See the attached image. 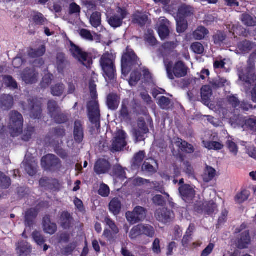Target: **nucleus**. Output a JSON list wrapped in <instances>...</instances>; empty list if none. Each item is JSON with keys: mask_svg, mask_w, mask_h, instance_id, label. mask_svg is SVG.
Listing matches in <instances>:
<instances>
[{"mask_svg": "<svg viewBox=\"0 0 256 256\" xmlns=\"http://www.w3.org/2000/svg\"><path fill=\"white\" fill-rule=\"evenodd\" d=\"M176 32L178 34L183 33L188 28V22L187 20L176 18Z\"/></svg>", "mask_w": 256, "mask_h": 256, "instance_id": "obj_41", "label": "nucleus"}, {"mask_svg": "<svg viewBox=\"0 0 256 256\" xmlns=\"http://www.w3.org/2000/svg\"><path fill=\"white\" fill-rule=\"evenodd\" d=\"M41 166L44 170L52 172H58L62 168L60 159L54 154H48L42 157Z\"/></svg>", "mask_w": 256, "mask_h": 256, "instance_id": "obj_5", "label": "nucleus"}, {"mask_svg": "<svg viewBox=\"0 0 256 256\" xmlns=\"http://www.w3.org/2000/svg\"><path fill=\"white\" fill-rule=\"evenodd\" d=\"M100 64L102 68V74L108 82L116 80L117 74L115 65V58L108 52L104 54L100 60Z\"/></svg>", "mask_w": 256, "mask_h": 256, "instance_id": "obj_1", "label": "nucleus"}, {"mask_svg": "<svg viewBox=\"0 0 256 256\" xmlns=\"http://www.w3.org/2000/svg\"><path fill=\"white\" fill-rule=\"evenodd\" d=\"M250 192L247 190H242L238 192L234 198L236 203L242 204L246 202L249 198Z\"/></svg>", "mask_w": 256, "mask_h": 256, "instance_id": "obj_36", "label": "nucleus"}, {"mask_svg": "<svg viewBox=\"0 0 256 256\" xmlns=\"http://www.w3.org/2000/svg\"><path fill=\"white\" fill-rule=\"evenodd\" d=\"M142 224H138L134 226L130 231L129 236L131 239H136L142 235Z\"/></svg>", "mask_w": 256, "mask_h": 256, "instance_id": "obj_50", "label": "nucleus"}, {"mask_svg": "<svg viewBox=\"0 0 256 256\" xmlns=\"http://www.w3.org/2000/svg\"><path fill=\"white\" fill-rule=\"evenodd\" d=\"M126 134L123 130L118 131L116 136L113 140L112 146L111 150L112 152H120L126 146Z\"/></svg>", "mask_w": 256, "mask_h": 256, "instance_id": "obj_10", "label": "nucleus"}, {"mask_svg": "<svg viewBox=\"0 0 256 256\" xmlns=\"http://www.w3.org/2000/svg\"><path fill=\"white\" fill-rule=\"evenodd\" d=\"M109 210L114 215L118 214L122 209V202L118 198H112L109 204Z\"/></svg>", "mask_w": 256, "mask_h": 256, "instance_id": "obj_29", "label": "nucleus"}, {"mask_svg": "<svg viewBox=\"0 0 256 256\" xmlns=\"http://www.w3.org/2000/svg\"><path fill=\"white\" fill-rule=\"evenodd\" d=\"M206 147L210 150H220L224 148V145L218 142L210 141L206 142Z\"/></svg>", "mask_w": 256, "mask_h": 256, "instance_id": "obj_57", "label": "nucleus"}, {"mask_svg": "<svg viewBox=\"0 0 256 256\" xmlns=\"http://www.w3.org/2000/svg\"><path fill=\"white\" fill-rule=\"evenodd\" d=\"M22 78L26 84H33L38 82V73L34 68H26L22 73Z\"/></svg>", "mask_w": 256, "mask_h": 256, "instance_id": "obj_15", "label": "nucleus"}, {"mask_svg": "<svg viewBox=\"0 0 256 256\" xmlns=\"http://www.w3.org/2000/svg\"><path fill=\"white\" fill-rule=\"evenodd\" d=\"M105 222L108 225L109 228L112 230V231L113 234L114 235H116L119 232V229L118 228V226H116L114 222L109 217H106L105 218Z\"/></svg>", "mask_w": 256, "mask_h": 256, "instance_id": "obj_64", "label": "nucleus"}, {"mask_svg": "<svg viewBox=\"0 0 256 256\" xmlns=\"http://www.w3.org/2000/svg\"><path fill=\"white\" fill-rule=\"evenodd\" d=\"M117 12L120 14V16L115 14L108 17V24L114 28L121 26L123 23V20L128 14V10L124 8L119 7Z\"/></svg>", "mask_w": 256, "mask_h": 256, "instance_id": "obj_9", "label": "nucleus"}, {"mask_svg": "<svg viewBox=\"0 0 256 256\" xmlns=\"http://www.w3.org/2000/svg\"><path fill=\"white\" fill-rule=\"evenodd\" d=\"M28 108L30 118L34 119H40L42 114V106L40 102L35 98L28 100Z\"/></svg>", "mask_w": 256, "mask_h": 256, "instance_id": "obj_11", "label": "nucleus"}, {"mask_svg": "<svg viewBox=\"0 0 256 256\" xmlns=\"http://www.w3.org/2000/svg\"><path fill=\"white\" fill-rule=\"evenodd\" d=\"M148 20V16L138 10L132 16V22L142 28L145 26Z\"/></svg>", "mask_w": 256, "mask_h": 256, "instance_id": "obj_25", "label": "nucleus"}, {"mask_svg": "<svg viewBox=\"0 0 256 256\" xmlns=\"http://www.w3.org/2000/svg\"><path fill=\"white\" fill-rule=\"evenodd\" d=\"M144 40L150 46H154L157 44L158 41L154 36V33L152 29H148L144 36Z\"/></svg>", "mask_w": 256, "mask_h": 256, "instance_id": "obj_39", "label": "nucleus"}, {"mask_svg": "<svg viewBox=\"0 0 256 256\" xmlns=\"http://www.w3.org/2000/svg\"><path fill=\"white\" fill-rule=\"evenodd\" d=\"M13 105V98L9 94H4L0 97V106L4 110L10 109Z\"/></svg>", "mask_w": 256, "mask_h": 256, "instance_id": "obj_28", "label": "nucleus"}, {"mask_svg": "<svg viewBox=\"0 0 256 256\" xmlns=\"http://www.w3.org/2000/svg\"><path fill=\"white\" fill-rule=\"evenodd\" d=\"M129 100L128 99L122 100L121 108L119 111V118L122 120H130V112L128 108Z\"/></svg>", "mask_w": 256, "mask_h": 256, "instance_id": "obj_27", "label": "nucleus"}, {"mask_svg": "<svg viewBox=\"0 0 256 256\" xmlns=\"http://www.w3.org/2000/svg\"><path fill=\"white\" fill-rule=\"evenodd\" d=\"M120 100V96L116 93H110L106 96V104L108 109L116 110L118 108Z\"/></svg>", "mask_w": 256, "mask_h": 256, "instance_id": "obj_22", "label": "nucleus"}, {"mask_svg": "<svg viewBox=\"0 0 256 256\" xmlns=\"http://www.w3.org/2000/svg\"><path fill=\"white\" fill-rule=\"evenodd\" d=\"M66 130L63 126H58L50 129L48 135V138L50 140L51 144H55L58 141L62 144V139L66 136Z\"/></svg>", "mask_w": 256, "mask_h": 256, "instance_id": "obj_12", "label": "nucleus"}, {"mask_svg": "<svg viewBox=\"0 0 256 256\" xmlns=\"http://www.w3.org/2000/svg\"><path fill=\"white\" fill-rule=\"evenodd\" d=\"M178 190L182 198L185 202L190 201L194 197L195 190L189 184H182L180 186Z\"/></svg>", "mask_w": 256, "mask_h": 256, "instance_id": "obj_20", "label": "nucleus"}, {"mask_svg": "<svg viewBox=\"0 0 256 256\" xmlns=\"http://www.w3.org/2000/svg\"><path fill=\"white\" fill-rule=\"evenodd\" d=\"M170 100L164 96H160L158 100V104L163 110H168L170 108Z\"/></svg>", "mask_w": 256, "mask_h": 256, "instance_id": "obj_58", "label": "nucleus"}, {"mask_svg": "<svg viewBox=\"0 0 256 256\" xmlns=\"http://www.w3.org/2000/svg\"><path fill=\"white\" fill-rule=\"evenodd\" d=\"M134 70L130 74L129 80V84L132 86H136L142 77L141 72L138 70V68Z\"/></svg>", "mask_w": 256, "mask_h": 256, "instance_id": "obj_47", "label": "nucleus"}, {"mask_svg": "<svg viewBox=\"0 0 256 256\" xmlns=\"http://www.w3.org/2000/svg\"><path fill=\"white\" fill-rule=\"evenodd\" d=\"M46 52V46L42 44L38 48H31L28 52V55L31 58H36L43 56Z\"/></svg>", "mask_w": 256, "mask_h": 256, "instance_id": "obj_34", "label": "nucleus"}, {"mask_svg": "<svg viewBox=\"0 0 256 256\" xmlns=\"http://www.w3.org/2000/svg\"><path fill=\"white\" fill-rule=\"evenodd\" d=\"M209 33L207 28L203 26H198L193 32L194 38L196 40L204 39Z\"/></svg>", "mask_w": 256, "mask_h": 256, "instance_id": "obj_37", "label": "nucleus"}, {"mask_svg": "<svg viewBox=\"0 0 256 256\" xmlns=\"http://www.w3.org/2000/svg\"><path fill=\"white\" fill-rule=\"evenodd\" d=\"M70 52L72 56L78 62L87 68H90L93 64L92 54L84 50L73 42H70Z\"/></svg>", "mask_w": 256, "mask_h": 256, "instance_id": "obj_3", "label": "nucleus"}, {"mask_svg": "<svg viewBox=\"0 0 256 256\" xmlns=\"http://www.w3.org/2000/svg\"><path fill=\"white\" fill-rule=\"evenodd\" d=\"M227 80L224 78H218V79L214 80L210 82L214 88H218L224 86Z\"/></svg>", "mask_w": 256, "mask_h": 256, "instance_id": "obj_62", "label": "nucleus"}, {"mask_svg": "<svg viewBox=\"0 0 256 256\" xmlns=\"http://www.w3.org/2000/svg\"><path fill=\"white\" fill-rule=\"evenodd\" d=\"M51 118L57 124H66L69 120L68 114L62 112L61 110Z\"/></svg>", "mask_w": 256, "mask_h": 256, "instance_id": "obj_38", "label": "nucleus"}, {"mask_svg": "<svg viewBox=\"0 0 256 256\" xmlns=\"http://www.w3.org/2000/svg\"><path fill=\"white\" fill-rule=\"evenodd\" d=\"M51 94L54 96H60L62 95L64 90V85L60 82L52 86L50 88Z\"/></svg>", "mask_w": 256, "mask_h": 256, "instance_id": "obj_40", "label": "nucleus"}, {"mask_svg": "<svg viewBox=\"0 0 256 256\" xmlns=\"http://www.w3.org/2000/svg\"><path fill=\"white\" fill-rule=\"evenodd\" d=\"M60 142L58 141H57V143L54 144H52L54 147V150L55 152L59 156L62 158L64 159L68 157V154L63 149L61 146H60V144H61Z\"/></svg>", "mask_w": 256, "mask_h": 256, "instance_id": "obj_54", "label": "nucleus"}, {"mask_svg": "<svg viewBox=\"0 0 256 256\" xmlns=\"http://www.w3.org/2000/svg\"><path fill=\"white\" fill-rule=\"evenodd\" d=\"M34 132V127L28 126L24 131L22 130L20 132V134L22 133V140L24 142H28L32 138Z\"/></svg>", "mask_w": 256, "mask_h": 256, "instance_id": "obj_42", "label": "nucleus"}, {"mask_svg": "<svg viewBox=\"0 0 256 256\" xmlns=\"http://www.w3.org/2000/svg\"><path fill=\"white\" fill-rule=\"evenodd\" d=\"M216 175V170L210 166H206L202 175V180L204 182H208L214 179Z\"/></svg>", "mask_w": 256, "mask_h": 256, "instance_id": "obj_32", "label": "nucleus"}, {"mask_svg": "<svg viewBox=\"0 0 256 256\" xmlns=\"http://www.w3.org/2000/svg\"><path fill=\"white\" fill-rule=\"evenodd\" d=\"M110 166V164L108 160L100 158L94 164V171L98 175L104 174L108 172Z\"/></svg>", "mask_w": 256, "mask_h": 256, "instance_id": "obj_17", "label": "nucleus"}, {"mask_svg": "<svg viewBox=\"0 0 256 256\" xmlns=\"http://www.w3.org/2000/svg\"><path fill=\"white\" fill-rule=\"evenodd\" d=\"M146 216V210L143 207L136 206L132 212H127L126 216L130 224H134L142 221Z\"/></svg>", "mask_w": 256, "mask_h": 256, "instance_id": "obj_8", "label": "nucleus"}, {"mask_svg": "<svg viewBox=\"0 0 256 256\" xmlns=\"http://www.w3.org/2000/svg\"><path fill=\"white\" fill-rule=\"evenodd\" d=\"M47 110L48 114L50 118L61 110L58 102L54 100H48L47 103Z\"/></svg>", "mask_w": 256, "mask_h": 256, "instance_id": "obj_33", "label": "nucleus"}, {"mask_svg": "<svg viewBox=\"0 0 256 256\" xmlns=\"http://www.w3.org/2000/svg\"><path fill=\"white\" fill-rule=\"evenodd\" d=\"M101 16L100 12H94L90 17V22L93 27L97 28L101 24Z\"/></svg>", "mask_w": 256, "mask_h": 256, "instance_id": "obj_43", "label": "nucleus"}, {"mask_svg": "<svg viewBox=\"0 0 256 256\" xmlns=\"http://www.w3.org/2000/svg\"><path fill=\"white\" fill-rule=\"evenodd\" d=\"M142 65L134 52L132 50H126L122 58L121 66L123 74L127 75L133 69H138Z\"/></svg>", "mask_w": 256, "mask_h": 256, "instance_id": "obj_2", "label": "nucleus"}, {"mask_svg": "<svg viewBox=\"0 0 256 256\" xmlns=\"http://www.w3.org/2000/svg\"><path fill=\"white\" fill-rule=\"evenodd\" d=\"M38 214L36 208H28L25 212L24 224L26 227L32 228L35 223L36 219Z\"/></svg>", "mask_w": 256, "mask_h": 256, "instance_id": "obj_19", "label": "nucleus"}, {"mask_svg": "<svg viewBox=\"0 0 256 256\" xmlns=\"http://www.w3.org/2000/svg\"><path fill=\"white\" fill-rule=\"evenodd\" d=\"M60 226L65 230L69 229L72 225L73 218L68 211H64L60 216Z\"/></svg>", "mask_w": 256, "mask_h": 256, "instance_id": "obj_26", "label": "nucleus"}, {"mask_svg": "<svg viewBox=\"0 0 256 256\" xmlns=\"http://www.w3.org/2000/svg\"><path fill=\"white\" fill-rule=\"evenodd\" d=\"M201 98L202 102L208 103L212 95V90L210 86L205 85L202 86L200 90Z\"/></svg>", "mask_w": 256, "mask_h": 256, "instance_id": "obj_35", "label": "nucleus"}, {"mask_svg": "<svg viewBox=\"0 0 256 256\" xmlns=\"http://www.w3.org/2000/svg\"><path fill=\"white\" fill-rule=\"evenodd\" d=\"M168 77L173 80L174 78H180L186 76L188 68L181 60L176 62L174 64L172 61L165 64Z\"/></svg>", "mask_w": 256, "mask_h": 256, "instance_id": "obj_4", "label": "nucleus"}, {"mask_svg": "<svg viewBox=\"0 0 256 256\" xmlns=\"http://www.w3.org/2000/svg\"><path fill=\"white\" fill-rule=\"evenodd\" d=\"M146 156V152L144 150H140L135 154L132 160V166L134 168H139Z\"/></svg>", "mask_w": 256, "mask_h": 256, "instance_id": "obj_30", "label": "nucleus"}, {"mask_svg": "<svg viewBox=\"0 0 256 256\" xmlns=\"http://www.w3.org/2000/svg\"><path fill=\"white\" fill-rule=\"evenodd\" d=\"M142 235L152 238L155 234V230L153 226L149 224H142Z\"/></svg>", "mask_w": 256, "mask_h": 256, "instance_id": "obj_56", "label": "nucleus"}, {"mask_svg": "<svg viewBox=\"0 0 256 256\" xmlns=\"http://www.w3.org/2000/svg\"><path fill=\"white\" fill-rule=\"evenodd\" d=\"M70 65V61L63 52H58L56 56V66L59 73L62 74L64 70Z\"/></svg>", "mask_w": 256, "mask_h": 256, "instance_id": "obj_18", "label": "nucleus"}, {"mask_svg": "<svg viewBox=\"0 0 256 256\" xmlns=\"http://www.w3.org/2000/svg\"><path fill=\"white\" fill-rule=\"evenodd\" d=\"M88 111L90 122L94 124L97 128H100V114L98 102L96 101L90 102L88 106Z\"/></svg>", "mask_w": 256, "mask_h": 256, "instance_id": "obj_7", "label": "nucleus"}, {"mask_svg": "<svg viewBox=\"0 0 256 256\" xmlns=\"http://www.w3.org/2000/svg\"><path fill=\"white\" fill-rule=\"evenodd\" d=\"M158 33L160 37L162 39H164L169 36L170 30L166 24H162L158 27Z\"/></svg>", "mask_w": 256, "mask_h": 256, "instance_id": "obj_60", "label": "nucleus"}, {"mask_svg": "<svg viewBox=\"0 0 256 256\" xmlns=\"http://www.w3.org/2000/svg\"><path fill=\"white\" fill-rule=\"evenodd\" d=\"M32 248L27 242L20 241L16 244V250L19 256H28L31 252Z\"/></svg>", "mask_w": 256, "mask_h": 256, "instance_id": "obj_24", "label": "nucleus"}, {"mask_svg": "<svg viewBox=\"0 0 256 256\" xmlns=\"http://www.w3.org/2000/svg\"><path fill=\"white\" fill-rule=\"evenodd\" d=\"M10 129L14 136H18L22 132L24 119L22 114L18 111L13 110L10 114Z\"/></svg>", "mask_w": 256, "mask_h": 256, "instance_id": "obj_6", "label": "nucleus"}, {"mask_svg": "<svg viewBox=\"0 0 256 256\" xmlns=\"http://www.w3.org/2000/svg\"><path fill=\"white\" fill-rule=\"evenodd\" d=\"M241 20L243 24L248 26H254L256 25V18L248 14H242Z\"/></svg>", "mask_w": 256, "mask_h": 256, "instance_id": "obj_45", "label": "nucleus"}, {"mask_svg": "<svg viewBox=\"0 0 256 256\" xmlns=\"http://www.w3.org/2000/svg\"><path fill=\"white\" fill-rule=\"evenodd\" d=\"M226 38V35L224 32L218 31L212 36L214 42L215 44L221 46Z\"/></svg>", "mask_w": 256, "mask_h": 256, "instance_id": "obj_51", "label": "nucleus"}, {"mask_svg": "<svg viewBox=\"0 0 256 256\" xmlns=\"http://www.w3.org/2000/svg\"><path fill=\"white\" fill-rule=\"evenodd\" d=\"M155 216L158 221L167 224L172 222L175 216L172 210L166 208H162L156 210Z\"/></svg>", "mask_w": 256, "mask_h": 256, "instance_id": "obj_13", "label": "nucleus"}, {"mask_svg": "<svg viewBox=\"0 0 256 256\" xmlns=\"http://www.w3.org/2000/svg\"><path fill=\"white\" fill-rule=\"evenodd\" d=\"M113 174L118 178L124 180L126 178V173L120 166H116L113 168Z\"/></svg>", "mask_w": 256, "mask_h": 256, "instance_id": "obj_53", "label": "nucleus"}, {"mask_svg": "<svg viewBox=\"0 0 256 256\" xmlns=\"http://www.w3.org/2000/svg\"><path fill=\"white\" fill-rule=\"evenodd\" d=\"M238 46L239 50L242 52H249L252 48V44L246 40L240 42Z\"/></svg>", "mask_w": 256, "mask_h": 256, "instance_id": "obj_49", "label": "nucleus"}, {"mask_svg": "<svg viewBox=\"0 0 256 256\" xmlns=\"http://www.w3.org/2000/svg\"><path fill=\"white\" fill-rule=\"evenodd\" d=\"M176 144L183 152L187 154H192L194 152V149L193 146L185 140L178 138Z\"/></svg>", "mask_w": 256, "mask_h": 256, "instance_id": "obj_31", "label": "nucleus"}, {"mask_svg": "<svg viewBox=\"0 0 256 256\" xmlns=\"http://www.w3.org/2000/svg\"><path fill=\"white\" fill-rule=\"evenodd\" d=\"M32 18L35 25L42 26L44 24L46 18L40 12H34L32 15Z\"/></svg>", "mask_w": 256, "mask_h": 256, "instance_id": "obj_46", "label": "nucleus"}, {"mask_svg": "<svg viewBox=\"0 0 256 256\" xmlns=\"http://www.w3.org/2000/svg\"><path fill=\"white\" fill-rule=\"evenodd\" d=\"M74 140L78 144H80L84 138V128L82 122L79 120L74 122Z\"/></svg>", "mask_w": 256, "mask_h": 256, "instance_id": "obj_23", "label": "nucleus"}, {"mask_svg": "<svg viewBox=\"0 0 256 256\" xmlns=\"http://www.w3.org/2000/svg\"><path fill=\"white\" fill-rule=\"evenodd\" d=\"M226 101L228 104L234 108H236L240 105V102L236 95L227 96Z\"/></svg>", "mask_w": 256, "mask_h": 256, "instance_id": "obj_55", "label": "nucleus"}, {"mask_svg": "<svg viewBox=\"0 0 256 256\" xmlns=\"http://www.w3.org/2000/svg\"><path fill=\"white\" fill-rule=\"evenodd\" d=\"M217 204L212 200L205 203V215L212 216L217 210Z\"/></svg>", "mask_w": 256, "mask_h": 256, "instance_id": "obj_48", "label": "nucleus"}, {"mask_svg": "<svg viewBox=\"0 0 256 256\" xmlns=\"http://www.w3.org/2000/svg\"><path fill=\"white\" fill-rule=\"evenodd\" d=\"M32 236L34 242L39 246L42 245L46 241L44 237L37 230L34 231Z\"/></svg>", "mask_w": 256, "mask_h": 256, "instance_id": "obj_63", "label": "nucleus"}, {"mask_svg": "<svg viewBox=\"0 0 256 256\" xmlns=\"http://www.w3.org/2000/svg\"><path fill=\"white\" fill-rule=\"evenodd\" d=\"M194 8L188 5L183 4L178 8L176 18L187 20L194 14Z\"/></svg>", "mask_w": 256, "mask_h": 256, "instance_id": "obj_16", "label": "nucleus"}, {"mask_svg": "<svg viewBox=\"0 0 256 256\" xmlns=\"http://www.w3.org/2000/svg\"><path fill=\"white\" fill-rule=\"evenodd\" d=\"M4 84L7 86L12 88L14 89L18 88V84L16 82L11 76H4Z\"/></svg>", "mask_w": 256, "mask_h": 256, "instance_id": "obj_59", "label": "nucleus"}, {"mask_svg": "<svg viewBox=\"0 0 256 256\" xmlns=\"http://www.w3.org/2000/svg\"><path fill=\"white\" fill-rule=\"evenodd\" d=\"M24 170L30 176H34L37 173V166L32 162L26 161L24 163Z\"/></svg>", "mask_w": 256, "mask_h": 256, "instance_id": "obj_44", "label": "nucleus"}, {"mask_svg": "<svg viewBox=\"0 0 256 256\" xmlns=\"http://www.w3.org/2000/svg\"><path fill=\"white\" fill-rule=\"evenodd\" d=\"M98 194L104 198L108 196L110 194V189L109 186L107 184L102 183L100 184V188L98 190Z\"/></svg>", "mask_w": 256, "mask_h": 256, "instance_id": "obj_61", "label": "nucleus"}, {"mask_svg": "<svg viewBox=\"0 0 256 256\" xmlns=\"http://www.w3.org/2000/svg\"><path fill=\"white\" fill-rule=\"evenodd\" d=\"M251 243V238L248 230H244L241 232L237 239V246L240 249L248 248Z\"/></svg>", "mask_w": 256, "mask_h": 256, "instance_id": "obj_21", "label": "nucleus"}, {"mask_svg": "<svg viewBox=\"0 0 256 256\" xmlns=\"http://www.w3.org/2000/svg\"><path fill=\"white\" fill-rule=\"evenodd\" d=\"M40 185L42 188L50 192H58L60 190V184L56 178H50L48 177H43L39 181Z\"/></svg>", "mask_w": 256, "mask_h": 256, "instance_id": "obj_14", "label": "nucleus"}, {"mask_svg": "<svg viewBox=\"0 0 256 256\" xmlns=\"http://www.w3.org/2000/svg\"><path fill=\"white\" fill-rule=\"evenodd\" d=\"M11 184L10 178L0 172V188L2 189L8 188Z\"/></svg>", "mask_w": 256, "mask_h": 256, "instance_id": "obj_52", "label": "nucleus"}]
</instances>
